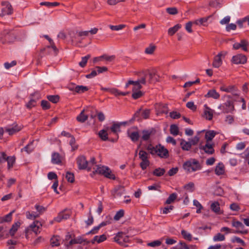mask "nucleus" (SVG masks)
<instances>
[{"instance_id":"2eb2a0df","label":"nucleus","mask_w":249,"mask_h":249,"mask_svg":"<svg viewBox=\"0 0 249 249\" xmlns=\"http://www.w3.org/2000/svg\"><path fill=\"white\" fill-rule=\"evenodd\" d=\"M249 45V42L248 40L244 39L241 40L239 43L236 42L232 45L233 49L237 50L241 48L242 50L244 52H248V47Z\"/></svg>"},{"instance_id":"20e7f679","label":"nucleus","mask_w":249,"mask_h":249,"mask_svg":"<svg viewBox=\"0 0 249 249\" xmlns=\"http://www.w3.org/2000/svg\"><path fill=\"white\" fill-rule=\"evenodd\" d=\"M159 76L155 73L148 72L144 74L143 76L141 77L140 82L142 85H146V83H155L158 81Z\"/></svg>"},{"instance_id":"9d476101","label":"nucleus","mask_w":249,"mask_h":249,"mask_svg":"<svg viewBox=\"0 0 249 249\" xmlns=\"http://www.w3.org/2000/svg\"><path fill=\"white\" fill-rule=\"evenodd\" d=\"M218 108L222 111L224 113L232 112L234 110V107L233 102L231 100H228L225 103L220 105Z\"/></svg>"},{"instance_id":"0eeeda50","label":"nucleus","mask_w":249,"mask_h":249,"mask_svg":"<svg viewBox=\"0 0 249 249\" xmlns=\"http://www.w3.org/2000/svg\"><path fill=\"white\" fill-rule=\"evenodd\" d=\"M127 135L133 142H138L140 138V130L137 126H132L127 130Z\"/></svg>"},{"instance_id":"bb28decb","label":"nucleus","mask_w":249,"mask_h":249,"mask_svg":"<svg viewBox=\"0 0 249 249\" xmlns=\"http://www.w3.org/2000/svg\"><path fill=\"white\" fill-rule=\"evenodd\" d=\"M180 145L181 149L184 151H189L192 146L189 142H187L184 139H181Z\"/></svg>"},{"instance_id":"4468645a","label":"nucleus","mask_w":249,"mask_h":249,"mask_svg":"<svg viewBox=\"0 0 249 249\" xmlns=\"http://www.w3.org/2000/svg\"><path fill=\"white\" fill-rule=\"evenodd\" d=\"M150 114V109H145L142 110L141 108H140L137 110L134 114L132 119L135 120L136 118H139L141 117L144 119H147L149 118Z\"/></svg>"},{"instance_id":"39448f33","label":"nucleus","mask_w":249,"mask_h":249,"mask_svg":"<svg viewBox=\"0 0 249 249\" xmlns=\"http://www.w3.org/2000/svg\"><path fill=\"white\" fill-rule=\"evenodd\" d=\"M125 123L126 122H112V125L109 127V131H110V132H109V134L112 133L114 135V137L112 139H110L109 141L111 142H116L118 141L119 138L118 133L121 131V126L123 124H125Z\"/></svg>"},{"instance_id":"a211bd4d","label":"nucleus","mask_w":249,"mask_h":249,"mask_svg":"<svg viewBox=\"0 0 249 249\" xmlns=\"http://www.w3.org/2000/svg\"><path fill=\"white\" fill-rule=\"evenodd\" d=\"M232 225L237 229V231L235 233H241L243 234L247 233V231L244 230V226L242 222L238 221L233 220L232 221Z\"/></svg>"},{"instance_id":"f3484780","label":"nucleus","mask_w":249,"mask_h":249,"mask_svg":"<svg viewBox=\"0 0 249 249\" xmlns=\"http://www.w3.org/2000/svg\"><path fill=\"white\" fill-rule=\"evenodd\" d=\"M226 53H224L223 52H220L217 55L215 56L213 58V66L214 68H218L220 67L222 64V60L221 57H225Z\"/></svg>"},{"instance_id":"473e14b6","label":"nucleus","mask_w":249,"mask_h":249,"mask_svg":"<svg viewBox=\"0 0 249 249\" xmlns=\"http://www.w3.org/2000/svg\"><path fill=\"white\" fill-rule=\"evenodd\" d=\"M123 190V188L120 186H117L111 191V194L114 197H116L118 196L122 195V193L121 191Z\"/></svg>"},{"instance_id":"37998d69","label":"nucleus","mask_w":249,"mask_h":249,"mask_svg":"<svg viewBox=\"0 0 249 249\" xmlns=\"http://www.w3.org/2000/svg\"><path fill=\"white\" fill-rule=\"evenodd\" d=\"M66 178L68 182L70 183H73L75 181L74 174L70 172H67Z\"/></svg>"},{"instance_id":"7ed1b4c3","label":"nucleus","mask_w":249,"mask_h":249,"mask_svg":"<svg viewBox=\"0 0 249 249\" xmlns=\"http://www.w3.org/2000/svg\"><path fill=\"white\" fill-rule=\"evenodd\" d=\"M16 38L17 33L14 30L5 29L0 33V42L3 44L13 43Z\"/></svg>"},{"instance_id":"4c0bfd02","label":"nucleus","mask_w":249,"mask_h":249,"mask_svg":"<svg viewBox=\"0 0 249 249\" xmlns=\"http://www.w3.org/2000/svg\"><path fill=\"white\" fill-rule=\"evenodd\" d=\"M35 208L37 212L38 213V214H37L36 215H34V218H36V217L39 216V214L43 213L46 210V207L37 204L35 205Z\"/></svg>"},{"instance_id":"774afa93","label":"nucleus","mask_w":249,"mask_h":249,"mask_svg":"<svg viewBox=\"0 0 249 249\" xmlns=\"http://www.w3.org/2000/svg\"><path fill=\"white\" fill-rule=\"evenodd\" d=\"M48 178L50 180L55 179L57 180V175L53 172H50L48 174Z\"/></svg>"},{"instance_id":"ddd939ff","label":"nucleus","mask_w":249,"mask_h":249,"mask_svg":"<svg viewBox=\"0 0 249 249\" xmlns=\"http://www.w3.org/2000/svg\"><path fill=\"white\" fill-rule=\"evenodd\" d=\"M247 62V57L244 54L238 53L233 55L231 59V62L234 64H245Z\"/></svg>"},{"instance_id":"5fc2aeb1","label":"nucleus","mask_w":249,"mask_h":249,"mask_svg":"<svg viewBox=\"0 0 249 249\" xmlns=\"http://www.w3.org/2000/svg\"><path fill=\"white\" fill-rule=\"evenodd\" d=\"M207 108L209 109V110H205L204 111V115L206 119L208 120H211L213 117V113L212 110L209 107H207Z\"/></svg>"},{"instance_id":"bf43d9fd","label":"nucleus","mask_w":249,"mask_h":249,"mask_svg":"<svg viewBox=\"0 0 249 249\" xmlns=\"http://www.w3.org/2000/svg\"><path fill=\"white\" fill-rule=\"evenodd\" d=\"M166 10L170 15H175L178 13V10L176 7H169L166 8Z\"/></svg>"},{"instance_id":"6e6d98bb","label":"nucleus","mask_w":249,"mask_h":249,"mask_svg":"<svg viewBox=\"0 0 249 249\" xmlns=\"http://www.w3.org/2000/svg\"><path fill=\"white\" fill-rule=\"evenodd\" d=\"M143 95L142 92L140 90H139L137 91H133V93L132 94V97L134 99H138L140 98H141Z\"/></svg>"},{"instance_id":"1a4fd4ad","label":"nucleus","mask_w":249,"mask_h":249,"mask_svg":"<svg viewBox=\"0 0 249 249\" xmlns=\"http://www.w3.org/2000/svg\"><path fill=\"white\" fill-rule=\"evenodd\" d=\"M1 5L2 8L0 13V16L3 17L6 15H11L13 13L12 6L8 1H2Z\"/></svg>"},{"instance_id":"6ab92c4d","label":"nucleus","mask_w":249,"mask_h":249,"mask_svg":"<svg viewBox=\"0 0 249 249\" xmlns=\"http://www.w3.org/2000/svg\"><path fill=\"white\" fill-rule=\"evenodd\" d=\"M104 129L99 131L98 133L100 139L104 141L107 140L109 141V139H112L108 137V135L109 134V133H108V131H109V127L104 126Z\"/></svg>"},{"instance_id":"3c124183","label":"nucleus","mask_w":249,"mask_h":249,"mask_svg":"<svg viewBox=\"0 0 249 249\" xmlns=\"http://www.w3.org/2000/svg\"><path fill=\"white\" fill-rule=\"evenodd\" d=\"M156 49V46L154 45L151 44L145 50V53L147 54H151L153 53Z\"/></svg>"},{"instance_id":"603ef678","label":"nucleus","mask_w":249,"mask_h":249,"mask_svg":"<svg viewBox=\"0 0 249 249\" xmlns=\"http://www.w3.org/2000/svg\"><path fill=\"white\" fill-rule=\"evenodd\" d=\"M225 239V236L220 233H217L213 236V240L214 241H224Z\"/></svg>"},{"instance_id":"09e8293b","label":"nucleus","mask_w":249,"mask_h":249,"mask_svg":"<svg viewBox=\"0 0 249 249\" xmlns=\"http://www.w3.org/2000/svg\"><path fill=\"white\" fill-rule=\"evenodd\" d=\"M41 107L43 110H48L50 108L51 105L49 101L43 100L41 102Z\"/></svg>"},{"instance_id":"412c9836","label":"nucleus","mask_w":249,"mask_h":249,"mask_svg":"<svg viewBox=\"0 0 249 249\" xmlns=\"http://www.w3.org/2000/svg\"><path fill=\"white\" fill-rule=\"evenodd\" d=\"M22 126H19L17 124H13L11 128H5L6 132H8L9 135H13L14 134L19 132L22 129Z\"/></svg>"},{"instance_id":"052dcab7","label":"nucleus","mask_w":249,"mask_h":249,"mask_svg":"<svg viewBox=\"0 0 249 249\" xmlns=\"http://www.w3.org/2000/svg\"><path fill=\"white\" fill-rule=\"evenodd\" d=\"M8 156L4 152H0V164L5 162L7 160Z\"/></svg>"},{"instance_id":"6e6552de","label":"nucleus","mask_w":249,"mask_h":249,"mask_svg":"<svg viewBox=\"0 0 249 249\" xmlns=\"http://www.w3.org/2000/svg\"><path fill=\"white\" fill-rule=\"evenodd\" d=\"M139 158L142 160L140 166L142 170H145L150 165L149 154L142 150H141L139 153Z\"/></svg>"},{"instance_id":"338daca9","label":"nucleus","mask_w":249,"mask_h":249,"mask_svg":"<svg viewBox=\"0 0 249 249\" xmlns=\"http://www.w3.org/2000/svg\"><path fill=\"white\" fill-rule=\"evenodd\" d=\"M17 65V61L15 60L12 61L11 63L5 62L4 64V67L6 69H9L10 68Z\"/></svg>"},{"instance_id":"c03bdc74","label":"nucleus","mask_w":249,"mask_h":249,"mask_svg":"<svg viewBox=\"0 0 249 249\" xmlns=\"http://www.w3.org/2000/svg\"><path fill=\"white\" fill-rule=\"evenodd\" d=\"M177 197V195L176 193H172L166 200L165 203L167 204H170L171 203L173 202Z\"/></svg>"},{"instance_id":"b1692460","label":"nucleus","mask_w":249,"mask_h":249,"mask_svg":"<svg viewBox=\"0 0 249 249\" xmlns=\"http://www.w3.org/2000/svg\"><path fill=\"white\" fill-rule=\"evenodd\" d=\"M72 213V212L71 209H65L58 213L57 218H69L71 216Z\"/></svg>"},{"instance_id":"0e129e2a","label":"nucleus","mask_w":249,"mask_h":249,"mask_svg":"<svg viewBox=\"0 0 249 249\" xmlns=\"http://www.w3.org/2000/svg\"><path fill=\"white\" fill-rule=\"evenodd\" d=\"M33 143V141L31 142L29 144L26 145L23 148L21 149V151L22 152L24 151L26 152L28 154H30L31 152L33 151V149L30 148L29 146L30 145H32Z\"/></svg>"},{"instance_id":"864d4df0","label":"nucleus","mask_w":249,"mask_h":249,"mask_svg":"<svg viewBox=\"0 0 249 249\" xmlns=\"http://www.w3.org/2000/svg\"><path fill=\"white\" fill-rule=\"evenodd\" d=\"M107 178L115 180L116 178L115 176L112 174L111 171L110 169L108 168V171H107L106 172H105V174L104 176Z\"/></svg>"},{"instance_id":"7c9ffc66","label":"nucleus","mask_w":249,"mask_h":249,"mask_svg":"<svg viewBox=\"0 0 249 249\" xmlns=\"http://www.w3.org/2000/svg\"><path fill=\"white\" fill-rule=\"evenodd\" d=\"M20 226V223L19 222H17L13 224L12 228L9 230V234L12 236H14Z\"/></svg>"},{"instance_id":"680f3d73","label":"nucleus","mask_w":249,"mask_h":249,"mask_svg":"<svg viewBox=\"0 0 249 249\" xmlns=\"http://www.w3.org/2000/svg\"><path fill=\"white\" fill-rule=\"evenodd\" d=\"M125 26L124 24H120L118 25H110V28L113 31H118L123 29Z\"/></svg>"},{"instance_id":"423d86ee","label":"nucleus","mask_w":249,"mask_h":249,"mask_svg":"<svg viewBox=\"0 0 249 249\" xmlns=\"http://www.w3.org/2000/svg\"><path fill=\"white\" fill-rule=\"evenodd\" d=\"M42 226L40 222L38 220L35 221L32 224L30 225L25 231V237L27 239L30 238V234H32L34 232L36 235L37 234L38 229Z\"/></svg>"},{"instance_id":"8fccbe9b","label":"nucleus","mask_w":249,"mask_h":249,"mask_svg":"<svg viewBox=\"0 0 249 249\" xmlns=\"http://www.w3.org/2000/svg\"><path fill=\"white\" fill-rule=\"evenodd\" d=\"M70 145L71 146L72 151H74L78 148V145L76 144L75 139L73 136L71 138Z\"/></svg>"},{"instance_id":"9b49d317","label":"nucleus","mask_w":249,"mask_h":249,"mask_svg":"<svg viewBox=\"0 0 249 249\" xmlns=\"http://www.w3.org/2000/svg\"><path fill=\"white\" fill-rule=\"evenodd\" d=\"M76 162L79 170L87 169L88 171L91 170V167L88 166V162L84 156H80L76 159Z\"/></svg>"},{"instance_id":"49530a36","label":"nucleus","mask_w":249,"mask_h":249,"mask_svg":"<svg viewBox=\"0 0 249 249\" xmlns=\"http://www.w3.org/2000/svg\"><path fill=\"white\" fill-rule=\"evenodd\" d=\"M235 87L234 86H229L227 87L225 86L220 87V89L221 91H225L226 92H231L234 90Z\"/></svg>"},{"instance_id":"69168bd1","label":"nucleus","mask_w":249,"mask_h":249,"mask_svg":"<svg viewBox=\"0 0 249 249\" xmlns=\"http://www.w3.org/2000/svg\"><path fill=\"white\" fill-rule=\"evenodd\" d=\"M199 141V138L197 136H195L194 138L191 139L189 141L190 143L192 145H195L197 144Z\"/></svg>"},{"instance_id":"72a5a7b5","label":"nucleus","mask_w":249,"mask_h":249,"mask_svg":"<svg viewBox=\"0 0 249 249\" xmlns=\"http://www.w3.org/2000/svg\"><path fill=\"white\" fill-rule=\"evenodd\" d=\"M165 173V170L164 168H157L155 169L152 172L154 176L156 177H161Z\"/></svg>"},{"instance_id":"c756f323","label":"nucleus","mask_w":249,"mask_h":249,"mask_svg":"<svg viewBox=\"0 0 249 249\" xmlns=\"http://www.w3.org/2000/svg\"><path fill=\"white\" fill-rule=\"evenodd\" d=\"M211 209L217 214H220L221 213L219 203L217 201H214L212 203L211 205Z\"/></svg>"},{"instance_id":"393cba45","label":"nucleus","mask_w":249,"mask_h":249,"mask_svg":"<svg viewBox=\"0 0 249 249\" xmlns=\"http://www.w3.org/2000/svg\"><path fill=\"white\" fill-rule=\"evenodd\" d=\"M215 174L217 176L222 175L225 173V167L224 164L220 162L215 167Z\"/></svg>"},{"instance_id":"de8ad7c7","label":"nucleus","mask_w":249,"mask_h":249,"mask_svg":"<svg viewBox=\"0 0 249 249\" xmlns=\"http://www.w3.org/2000/svg\"><path fill=\"white\" fill-rule=\"evenodd\" d=\"M60 3L57 2H42L40 3L41 5H45L47 6V7H54V6H57L59 5Z\"/></svg>"},{"instance_id":"e433bc0d","label":"nucleus","mask_w":249,"mask_h":249,"mask_svg":"<svg viewBox=\"0 0 249 249\" xmlns=\"http://www.w3.org/2000/svg\"><path fill=\"white\" fill-rule=\"evenodd\" d=\"M59 237L58 236H53L50 240L51 245L52 247L59 246Z\"/></svg>"},{"instance_id":"c9c22d12","label":"nucleus","mask_w":249,"mask_h":249,"mask_svg":"<svg viewBox=\"0 0 249 249\" xmlns=\"http://www.w3.org/2000/svg\"><path fill=\"white\" fill-rule=\"evenodd\" d=\"M47 99L53 103L56 104L59 102L60 97L58 95H47Z\"/></svg>"},{"instance_id":"f704fd0d","label":"nucleus","mask_w":249,"mask_h":249,"mask_svg":"<svg viewBox=\"0 0 249 249\" xmlns=\"http://www.w3.org/2000/svg\"><path fill=\"white\" fill-rule=\"evenodd\" d=\"M7 166L8 169L12 168L16 161V158L15 156H8L7 160Z\"/></svg>"},{"instance_id":"58836bf2","label":"nucleus","mask_w":249,"mask_h":249,"mask_svg":"<svg viewBox=\"0 0 249 249\" xmlns=\"http://www.w3.org/2000/svg\"><path fill=\"white\" fill-rule=\"evenodd\" d=\"M91 57L90 54H88L84 57H82L81 61L79 63V65L82 68H84L87 63L88 59Z\"/></svg>"},{"instance_id":"a878e982","label":"nucleus","mask_w":249,"mask_h":249,"mask_svg":"<svg viewBox=\"0 0 249 249\" xmlns=\"http://www.w3.org/2000/svg\"><path fill=\"white\" fill-rule=\"evenodd\" d=\"M107 171H108V167L98 165L96 169L94 171H93V174H98L104 176Z\"/></svg>"},{"instance_id":"c85d7f7f","label":"nucleus","mask_w":249,"mask_h":249,"mask_svg":"<svg viewBox=\"0 0 249 249\" xmlns=\"http://www.w3.org/2000/svg\"><path fill=\"white\" fill-rule=\"evenodd\" d=\"M216 135V132L214 130H209L206 132L205 135L206 142H209L213 140Z\"/></svg>"},{"instance_id":"a19ab883","label":"nucleus","mask_w":249,"mask_h":249,"mask_svg":"<svg viewBox=\"0 0 249 249\" xmlns=\"http://www.w3.org/2000/svg\"><path fill=\"white\" fill-rule=\"evenodd\" d=\"M170 133L174 136L178 134L179 129L178 126L176 124H171L170 128Z\"/></svg>"},{"instance_id":"f03ea898","label":"nucleus","mask_w":249,"mask_h":249,"mask_svg":"<svg viewBox=\"0 0 249 249\" xmlns=\"http://www.w3.org/2000/svg\"><path fill=\"white\" fill-rule=\"evenodd\" d=\"M182 168L186 173H190L200 170L202 166L197 160L191 158L183 163Z\"/></svg>"},{"instance_id":"2f4dec72","label":"nucleus","mask_w":249,"mask_h":249,"mask_svg":"<svg viewBox=\"0 0 249 249\" xmlns=\"http://www.w3.org/2000/svg\"><path fill=\"white\" fill-rule=\"evenodd\" d=\"M181 27V24H177L174 27L170 28L168 30V35L171 36L174 35Z\"/></svg>"},{"instance_id":"cd10ccee","label":"nucleus","mask_w":249,"mask_h":249,"mask_svg":"<svg viewBox=\"0 0 249 249\" xmlns=\"http://www.w3.org/2000/svg\"><path fill=\"white\" fill-rule=\"evenodd\" d=\"M84 111V110H83L76 117L77 121L81 123H84L88 119V116L85 114Z\"/></svg>"},{"instance_id":"13d9d810","label":"nucleus","mask_w":249,"mask_h":249,"mask_svg":"<svg viewBox=\"0 0 249 249\" xmlns=\"http://www.w3.org/2000/svg\"><path fill=\"white\" fill-rule=\"evenodd\" d=\"M36 104V101L35 99H31L26 104V107L29 109H31L35 107Z\"/></svg>"},{"instance_id":"a18cd8bd","label":"nucleus","mask_w":249,"mask_h":249,"mask_svg":"<svg viewBox=\"0 0 249 249\" xmlns=\"http://www.w3.org/2000/svg\"><path fill=\"white\" fill-rule=\"evenodd\" d=\"M184 188L190 192H193L195 190V184L192 182H190L184 186Z\"/></svg>"},{"instance_id":"aec40b11","label":"nucleus","mask_w":249,"mask_h":249,"mask_svg":"<svg viewBox=\"0 0 249 249\" xmlns=\"http://www.w3.org/2000/svg\"><path fill=\"white\" fill-rule=\"evenodd\" d=\"M213 146V144H210L209 142H206L204 145H200L199 148L203 150L206 154L212 155L214 153Z\"/></svg>"},{"instance_id":"4be33fe9","label":"nucleus","mask_w":249,"mask_h":249,"mask_svg":"<svg viewBox=\"0 0 249 249\" xmlns=\"http://www.w3.org/2000/svg\"><path fill=\"white\" fill-rule=\"evenodd\" d=\"M51 161L53 164H60L62 163V157L57 152H53L52 154Z\"/></svg>"},{"instance_id":"5701e85b","label":"nucleus","mask_w":249,"mask_h":249,"mask_svg":"<svg viewBox=\"0 0 249 249\" xmlns=\"http://www.w3.org/2000/svg\"><path fill=\"white\" fill-rule=\"evenodd\" d=\"M204 97L207 98H212L214 99H218L220 98V94L215 89H212L208 91Z\"/></svg>"},{"instance_id":"dca6fc26","label":"nucleus","mask_w":249,"mask_h":249,"mask_svg":"<svg viewBox=\"0 0 249 249\" xmlns=\"http://www.w3.org/2000/svg\"><path fill=\"white\" fill-rule=\"evenodd\" d=\"M156 132V131L154 128L142 130V135L141 139L143 141H147L150 139L151 136L155 134Z\"/></svg>"},{"instance_id":"f8f14e48","label":"nucleus","mask_w":249,"mask_h":249,"mask_svg":"<svg viewBox=\"0 0 249 249\" xmlns=\"http://www.w3.org/2000/svg\"><path fill=\"white\" fill-rule=\"evenodd\" d=\"M114 240L115 242H117L118 244H119L121 246H123L125 247H126L128 246L124 245V243L128 242L129 237L128 236H124V232H119L118 233H117L116 234V235L114 237Z\"/></svg>"},{"instance_id":"f257e3e1","label":"nucleus","mask_w":249,"mask_h":249,"mask_svg":"<svg viewBox=\"0 0 249 249\" xmlns=\"http://www.w3.org/2000/svg\"><path fill=\"white\" fill-rule=\"evenodd\" d=\"M146 149L151 155H157L161 158L167 159L169 156L168 150L160 144H159L156 146H153L151 144H149L146 147Z\"/></svg>"},{"instance_id":"e2e57ef3","label":"nucleus","mask_w":249,"mask_h":249,"mask_svg":"<svg viewBox=\"0 0 249 249\" xmlns=\"http://www.w3.org/2000/svg\"><path fill=\"white\" fill-rule=\"evenodd\" d=\"M181 234L182 235L184 239L188 240L189 241L192 240V237L191 234H190L189 233L187 232V231H185L182 230L181 231Z\"/></svg>"},{"instance_id":"4d7b16f0","label":"nucleus","mask_w":249,"mask_h":249,"mask_svg":"<svg viewBox=\"0 0 249 249\" xmlns=\"http://www.w3.org/2000/svg\"><path fill=\"white\" fill-rule=\"evenodd\" d=\"M193 204L194 205H195L197 208L196 212L197 213H200L201 212V210L203 209L202 205L199 203V202L198 200L196 199L194 200Z\"/></svg>"},{"instance_id":"ea45409f","label":"nucleus","mask_w":249,"mask_h":249,"mask_svg":"<svg viewBox=\"0 0 249 249\" xmlns=\"http://www.w3.org/2000/svg\"><path fill=\"white\" fill-rule=\"evenodd\" d=\"M178 249H195L196 247L195 246H191L188 247L185 243L183 242H180L177 247Z\"/></svg>"},{"instance_id":"79ce46f5","label":"nucleus","mask_w":249,"mask_h":249,"mask_svg":"<svg viewBox=\"0 0 249 249\" xmlns=\"http://www.w3.org/2000/svg\"><path fill=\"white\" fill-rule=\"evenodd\" d=\"M76 91L75 92L77 93H84L86 91H87L89 90V88L87 86H77V88H76Z\"/></svg>"}]
</instances>
